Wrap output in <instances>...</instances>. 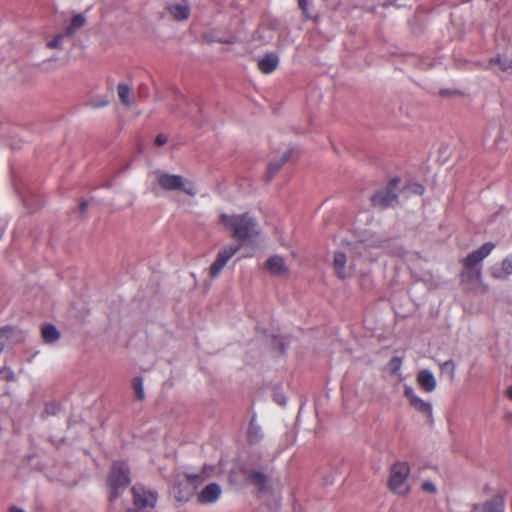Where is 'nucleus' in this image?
<instances>
[{"label":"nucleus","instance_id":"ea45409f","mask_svg":"<svg viewBox=\"0 0 512 512\" xmlns=\"http://www.w3.org/2000/svg\"><path fill=\"white\" fill-rule=\"evenodd\" d=\"M10 512H25V511L23 509L18 508V507H12L10 509Z\"/></svg>","mask_w":512,"mask_h":512},{"label":"nucleus","instance_id":"cd10ccee","mask_svg":"<svg viewBox=\"0 0 512 512\" xmlns=\"http://www.w3.org/2000/svg\"><path fill=\"white\" fill-rule=\"evenodd\" d=\"M424 187L419 183H410L405 187V192L408 194L422 195Z\"/></svg>","mask_w":512,"mask_h":512},{"label":"nucleus","instance_id":"423d86ee","mask_svg":"<svg viewBox=\"0 0 512 512\" xmlns=\"http://www.w3.org/2000/svg\"><path fill=\"white\" fill-rule=\"evenodd\" d=\"M198 476L195 474H188L184 476L183 480H177L173 486V494L177 501L187 502L194 495L195 484Z\"/></svg>","mask_w":512,"mask_h":512},{"label":"nucleus","instance_id":"bb28decb","mask_svg":"<svg viewBox=\"0 0 512 512\" xmlns=\"http://www.w3.org/2000/svg\"><path fill=\"white\" fill-rule=\"evenodd\" d=\"M133 385H134L136 397L139 400H143L145 398V393H144V386H143L142 378H135Z\"/></svg>","mask_w":512,"mask_h":512},{"label":"nucleus","instance_id":"412c9836","mask_svg":"<svg viewBox=\"0 0 512 512\" xmlns=\"http://www.w3.org/2000/svg\"><path fill=\"white\" fill-rule=\"evenodd\" d=\"M85 23L86 18L83 14L73 16L70 25L66 29L65 35L72 36L77 30L83 27Z\"/></svg>","mask_w":512,"mask_h":512},{"label":"nucleus","instance_id":"f704fd0d","mask_svg":"<svg viewBox=\"0 0 512 512\" xmlns=\"http://www.w3.org/2000/svg\"><path fill=\"white\" fill-rule=\"evenodd\" d=\"M167 141H168V138L164 134H158L155 138V144L158 146H162V145L166 144Z\"/></svg>","mask_w":512,"mask_h":512},{"label":"nucleus","instance_id":"6e6552de","mask_svg":"<svg viewBox=\"0 0 512 512\" xmlns=\"http://www.w3.org/2000/svg\"><path fill=\"white\" fill-rule=\"evenodd\" d=\"M399 180L393 179L389 182L388 186L371 197L372 204L378 208H386L391 206L396 201V189Z\"/></svg>","mask_w":512,"mask_h":512},{"label":"nucleus","instance_id":"2f4dec72","mask_svg":"<svg viewBox=\"0 0 512 512\" xmlns=\"http://www.w3.org/2000/svg\"><path fill=\"white\" fill-rule=\"evenodd\" d=\"M502 270L506 275L512 274V259L505 258L502 262Z\"/></svg>","mask_w":512,"mask_h":512},{"label":"nucleus","instance_id":"6ab92c4d","mask_svg":"<svg viewBox=\"0 0 512 512\" xmlns=\"http://www.w3.org/2000/svg\"><path fill=\"white\" fill-rule=\"evenodd\" d=\"M505 503L501 496H495L483 504V512H504Z\"/></svg>","mask_w":512,"mask_h":512},{"label":"nucleus","instance_id":"4be33fe9","mask_svg":"<svg viewBox=\"0 0 512 512\" xmlns=\"http://www.w3.org/2000/svg\"><path fill=\"white\" fill-rule=\"evenodd\" d=\"M117 92L121 103L126 107H130L132 105V102L130 100V87L125 83H119L117 87Z\"/></svg>","mask_w":512,"mask_h":512},{"label":"nucleus","instance_id":"1a4fd4ad","mask_svg":"<svg viewBox=\"0 0 512 512\" xmlns=\"http://www.w3.org/2000/svg\"><path fill=\"white\" fill-rule=\"evenodd\" d=\"M130 483L129 469L125 462H115L108 477V484L114 490Z\"/></svg>","mask_w":512,"mask_h":512},{"label":"nucleus","instance_id":"0eeeda50","mask_svg":"<svg viewBox=\"0 0 512 512\" xmlns=\"http://www.w3.org/2000/svg\"><path fill=\"white\" fill-rule=\"evenodd\" d=\"M134 505L139 509H153L157 502V493L143 485L136 484L132 488Z\"/></svg>","mask_w":512,"mask_h":512},{"label":"nucleus","instance_id":"c9c22d12","mask_svg":"<svg viewBox=\"0 0 512 512\" xmlns=\"http://www.w3.org/2000/svg\"><path fill=\"white\" fill-rule=\"evenodd\" d=\"M45 410L47 414L55 415L59 410V407L56 404H48Z\"/></svg>","mask_w":512,"mask_h":512},{"label":"nucleus","instance_id":"f8f14e48","mask_svg":"<svg viewBox=\"0 0 512 512\" xmlns=\"http://www.w3.org/2000/svg\"><path fill=\"white\" fill-rule=\"evenodd\" d=\"M222 489L217 483H210L206 485L197 495L199 503L208 505L215 503L221 496Z\"/></svg>","mask_w":512,"mask_h":512},{"label":"nucleus","instance_id":"dca6fc26","mask_svg":"<svg viewBox=\"0 0 512 512\" xmlns=\"http://www.w3.org/2000/svg\"><path fill=\"white\" fill-rule=\"evenodd\" d=\"M279 65V57L275 53H268L258 61V68L262 73L270 74Z\"/></svg>","mask_w":512,"mask_h":512},{"label":"nucleus","instance_id":"72a5a7b5","mask_svg":"<svg viewBox=\"0 0 512 512\" xmlns=\"http://www.w3.org/2000/svg\"><path fill=\"white\" fill-rule=\"evenodd\" d=\"M299 6L303 13L306 15V17H311L308 12V0H298Z\"/></svg>","mask_w":512,"mask_h":512},{"label":"nucleus","instance_id":"7ed1b4c3","mask_svg":"<svg viewBox=\"0 0 512 512\" xmlns=\"http://www.w3.org/2000/svg\"><path fill=\"white\" fill-rule=\"evenodd\" d=\"M494 244L491 242L484 243L479 249L472 251L464 259L465 270L462 273L464 281H481V269L475 267L482 262L493 250Z\"/></svg>","mask_w":512,"mask_h":512},{"label":"nucleus","instance_id":"4468645a","mask_svg":"<svg viewBox=\"0 0 512 512\" xmlns=\"http://www.w3.org/2000/svg\"><path fill=\"white\" fill-rule=\"evenodd\" d=\"M167 9L171 16L178 21L186 20L190 16V7L186 0L169 4Z\"/></svg>","mask_w":512,"mask_h":512},{"label":"nucleus","instance_id":"a878e982","mask_svg":"<svg viewBox=\"0 0 512 512\" xmlns=\"http://www.w3.org/2000/svg\"><path fill=\"white\" fill-rule=\"evenodd\" d=\"M440 369L443 373L449 375L450 379H454L456 366L453 360H447L440 364Z\"/></svg>","mask_w":512,"mask_h":512},{"label":"nucleus","instance_id":"473e14b6","mask_svg":"<svg viewBox=\"0 0 512 512\" xmlns=\"http://www.w3.org/2000/svg\"><path fill=\"white\" fill-rule=\"evenodd\" d=\"M422 489L429 493H435L437 491L435 484L430 481L423 482Z\"/></svg>","mask_w":512,"mask_h":512},{"label":"nucleus","instance_id":"9d476101","mask_svg":"<svg viewBox=\"0 0 512 512\" xmlns=\"http://www.w3.org/2000/svg\"><path fill=\"white\" fill-rule=\"evenodd\" d=\"M403 393L404 396L408 399L411 407H413L416 411L422 413L427 417H432V405L429 402L420 398L411 386L405 385Z\"/></svg>","mask_w":512,"mask_h":512},{"label":"nucleus","instance_id":"ddd939ff","mask_svg":"<svg viewBox=\"0 0 512 512\" xmlns=\"http://www.w3.org/2000/svg\"><path fill=\"white\" fill-rule=\"evenodd\" d=\"M266 267L268 271L274 276L285 277L289 274V269L285 263V260L278 255L270 257L266 262Z\"/></svg>","mask_w":512,"mask_h":512},{"label":"nucleus","instance_id":"393cba45","mask_svg":"<svg viewBox=\"0 0 512 512\" xmlns=\"http://www.w3.org/2000/svg\"><path fill=\"white\" fill-rule=\"evenodd\" d=\"M361 244L364 248L384 249L387 242L385 240L372 237L371 241H362Z\"/></svg>","mask_w":512,"mask_h":512},{"label":"nucleus","instance_id":"f03ea898","mask_svg":"<svg viewBox=\"0 0 512 512\" xmlns=\"http://www.w3.org/2000/svg\"><path fill=\"white\" fill-rule=\"evenodd\" d=\"M155 180L157 185L165 191H182L189 196L197 194L196 185L178 174H170L165 171H156Z\"/></svg>","mask_w":512,"mask_h":512},{"label":"nucleus","instance_id":"58836bf2","mask_svg":"<svg viewBox=\"0 0 512 512\" xmlns=\"http://www.w3.org/2000/svg\"><path fill=\"white\" fill-rule=\"evenodd\" d=\"M276 401L281 404V405H285L286 401L284 399V397H280V396H277L276 398Z\"/></svg>","mask_w":512,"mask_h":512},{"label":"nucleus","instance_id":"9b49d317","mask_svg":"<svg viewBox=\"0 0 512 512\" xmlns=\"http://www.w3.org/2000/svg\"><path fill=\"white\" fill-rule=\"evenodd\" d=\"M347 256L343 252H336L334 255L333 267L339 279H346L354 274V266L346 265Z\"/></svg>","mask_w":512,"mask_h":512},{"label":"nucleus","instance_id":"a211bd4d","mask_svg":"<svg viewBox=\"0 0 512 512\" xmlns=\"http://www.w3.org/2000/svg\"><path fill=\"white\" fill-rule=\"evenodd\" d=\"M42 339L47 344H53L60 339V332L53 324H45L41 328Z\"/></svg>","mask_w":512,"mask_h":512},{"label":"nucleus","instance_id":"c756f323","mask_svg":"<svg viewBox=\"0 0 512 512\" xmlns=\"http://www.w3.org/2000/svg\"><path fill=\"white\" fill-rule=\"evenodd\" d=\"M401 365H402V360L401 358L399 357H393L391 358L390 362H389V367L391 369V372L393 374H396L399 372L400 368H401Z\"/></svg>","mask_w":512,"mask_h":512},{"label":"nucleus","instance_id":"79ce46f5","mask_svg":"<svg viewBox=\"0 0 512 512\" xmlns=\"http://www.w3.org/2000/svg\"><path fill=\"white\" fill-rule=\"evenodd\" d=\"M116 496H117L116 491H114V492H112V493H111V498H114V497H116Z\"/></svg>","mask_w":512,"mask_h":512},{"label":"nucleus","instance_id":"f3484780","mask_svg":"<svg viewBox=\"0 0 512 512\" xmlns=\"http://www.w3.org/2000/svg\"><path fill=\"white\" fill-rule=\"evenodd\" d=\"M296 152H297V149L290 148L282 154L281 158L278 161L271 160L268 164L269 179L273 178V176L278 172V170L281 168V166L285 162L289 161L291 159L292 155Z\"/></svg>","mask_w":512,"mask_h":512},{"label":"nucleus","instance_id":"5701e85b","mask_svg":"<svg viewBox=\"0 0 512 512\" xmlns=\"http://www.w3.org/2000/svg\"><path fill=\"white\" fill-rule=\"evenodd\" d=\"M249 480L257 485L260 489V491L266 490V477L264 474L258 471H253L249 475Z\"/></svg>","mask_w":512,"mask_h":512},{"label":"nucleus","instance_id":"a19ab883","mask_svg":"<svg viewBox=\"0 0 512 512\" xmlns=\"http://www.w3.org/2000/svg\"><path fill=\"white\" fill-rule=\"evenodd\" d=\"M105 105H107V102L103 101L102 103H100L99 105H95L94 107H102V106H105Z\"/></svg>","mask_w":512,"mask_h":512},{"label":"nucleus","instance_id":"c85d7f7f","mask_svg":"<svg viewBox=\"0 0 512 512\" xmlns=\"http://www.w3.org/2000/svg\"><path fill=\"white\" fill-rule=\"evenodd\" d=\"M0 379L11 382L15 380V374L10 367L4 366L0 369Z\"/></svg>","mask_w":512,"mask_h":512},{"label":"nucleus","instance_id":"f257e3e1","mask_svg":"<svg viewBox=\"0 0 512 512\" xmlns=\"http://www.w3.org/2000/svg\"><path fill=\"white\" fill-rule=\"evenodd\" d=\"M219 221L225 229L232 232L235 239L241 242L248 241L261 233L259 224L248 213L240 215L221 213Z\"/></svg>","mask_w":512,"mask_h":512},{"label":"nucleus","instance_id":"7c9ffc66","mask_svg":"<svg viewBox=\"0 0 512 512\" xmlns=\"http://www.w3.org/2000/svg\"><path fill=\"white\" fill-rule=\"evenodd\" d=\"M65 36H66L65 34L57 35L53 40L48 42V44H47L48 47L52 48V49L61 48L62 47V42H63V39H64Z\"/></svg>","mask_w":512,"mask_h":512},{"label":"nucleus","instance_id":"4c0bfd02","mask_svg":"<svg viewBox=\"0 0 512 512\" xmlns=\"http://www.w3.org/2000/svg\"><path fill=\"white\" fill-rule=\"evenodd\" d=\"M506 395L510 400H512V385L507 388Z\"/></svg>","mask_w":512,"mask_h":512},{"label":"nucleus","instance_id":"b1692460","mask_svg":"<svg viewBox=\"0 0 512 512\" xmlns=\"http://www.w3.org/2000/svg\"><path fill=\"white\" fill-rule=\"evenodd\" d=\"M247 435L250 442H257L261 438V428L253 420L249 425Z\"/></svg>","mask_w":512,"mask_h":512},{"label":"nucleus","instance_id":"2eb2a0df","mask_svg":"<svg viewBox=\"0 0 512 512\" xmlns=\"http://www.w3.org/2000/svg\"><path fill=\"white\" fill-rule=\"evenodd\" d=\"M417 383L426 392H433L437 386L435 376L428 369L419 371L417 375Z\"/></svg>","mask_w":512,"mask_h":512},{"label":"nucleus","instance_id":"39448f33","mask_svg":"<svg viewBox=\"0 0 512 512\" xmlns=\"http://www.w3.org/2000/svg\"><path fill=\"white\" fill-rule=\"evenodd\" d=\"M240 250V245L229 244L223 246L217 253L216 259L209 268V276L217 278L223 271L229 260Z\"/></svg>","mask_w":512,"mask_h":512},{"label":"nucleus","instance_id":"20e7f679","mask_svg":"<svg viewBox=\"0 0 512 512\" xmlns=\"http://www.w3.org/2000/svg\"><path fill=\"white\" fill-rule=\"evenodd\" d=\"M410 467L406 462L395 463L390 471L389 486L397 494H407L410 487L407 483V477Z\"/></svg>","mask_w":512,"mask_h":512},{"label":"nucleus","instance_id":"aec40b11","mask_svg":"<svg viewBox=\"0 0 512 512\" xmlns=\"http://www.w3.org/2000/svg\"><path fill=\"white\" fill-rule=\"evenodd\" d=\"M496 66L499 67L500 70L506 71L512 68V57H495L491 58L489 61V69L496 71Z\"/></svg>","mask_w":512,"mask_h":512},{"label":"nucleus","instance_id":"e433bc0d","mask_svg":"<svg viewBox=\"0 0 512 512\" xmlns=\"http://www.w3.org/2000/svg\"><path fill=\"white\" fill-rule=\"evenodd\" d=\"M88 207V202H82L80 205V212L84 213Z\"/></svg>","mask_w":512,"mask_h":512}]
</instances>
